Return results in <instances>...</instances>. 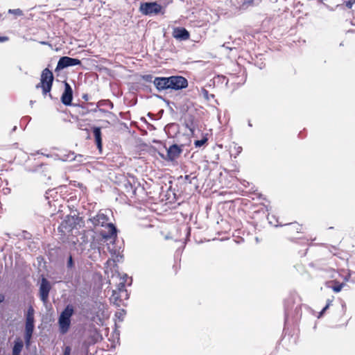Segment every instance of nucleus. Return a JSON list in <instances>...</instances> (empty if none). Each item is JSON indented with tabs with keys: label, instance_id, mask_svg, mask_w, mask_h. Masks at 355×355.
<instances>
[{
	"label": "nucleus",
	"instance_id": "1",
	"mask_svg": "<svg viewBox=\"0 0 355 355\" xmlns=\"http://www.w3.org/2000/svg\"><path fill=\"white\" fill-rule=\"evenodd\" d=\"M95 226L105 227L107 230H102L101 236L107 241V239H112L116 237V229L111 223H108L109 218L106 214L99 211L95 216L89 219Z\"/></svg>",
	"mask_w": 355,
	"mask_h": 355
},
{
	"label": "nucleus",
	"instance_id": "2",
	"mask_svg": "<svg viewBox=\"0 0 355 355\" xmlns=\"http://www.w3.org/2000/svg\"><path fill=\"white\" fill-rule=\"evenodd\" d=\"M74 310L71 305H67L60 313L58 318L59 331L62 334H65L71 325V317Z\"/></svg>",
	"mask_w": 355,
	"mask_h": 355
},
{
	"label": "nucleus",
	"instance_id": "3",
	"mask_svg": "<svg viewBox=\"0 0 355 355\" xmlns=\"http://www.w3.org/2000/svg\"><path fill=\"white\" fill-rule=\"evenodd\" d=\"M53 81V73L48 68H46L42 72L40 83L36 85V88L41 87L42 89L43 94L46 95L47 93L50 92Z\"/></svg>",
	"mask_w": 355,
	"mask_h": 355
},
{
	"label": "nucleus",
	"instance_id": "4",
	"mask_svg": "<svg viewBox=\"0 0 355 355\" xmlns=\"http://www.w3.org/2000/svg\"><path fill=\"white\" fill-rule=\"evenodd\" d=\"M34 314L35 311L32 306L28 307L26 314V326H25V342L26 345H29L32 334L34 330Z\"/></svg>",
	"mask_w": 355,
	"mask_h": 355
},
{
	"label": "nucleus",
	"instance_id": "5",
	"mask_svg": "<svg viewBox=\"0 0 355 355\" xmlns=\"http://www.w3.org/2000/svg\"><path fill=\"white\" fill-rule=\"evenodd\" d=\"M139 10L145 15L164 14V8L157 2H146L140 5Z\"/></svg>",
	"mask_w": 355,
	"mask_h": 355
},
{
	"label": "nucleus",
	"instance_id": "6",
	"mask_svg": "<svg viewBox=\"0 0 355 355\" xmlns=\"http://www.w3.org/2000/svg\"><path fill=\"white\" fill-rule=\"evenodd\" d=\"M114 239H110V243H107V250L110 252L112 257V259L114 261H120L121 259H122V255H121V246H119L117 245V244L116 243ZM109 241V239H107V241L106 242H107Z\"/></svg>",
	"mask_w": 355,
	"mask_h": 355
},
{
	"label": "nucleus",
	"instance_id": "7",
	"mask_svg": "<svg viewBox=\"0 0 355 355\" xmlns=\"http://www.w3.org/2000/svg\"><path fill=\"white\" fill-rule=\"evenodd\" d=\"M80 63L81 62L78 59L64 56L60 58L55 70H61L68 67L80 64Z\"/></svg>",
	"mask_w": 355,
	"mask_h": 355
},
{
	"label": "nucleus",
	"instance_id": "8",
	"mask_svg": "<svg viewBox=\"0 0 355 355\" xmlns=\"http://www.w3.org/2000/svg\"><path fill=\"white\" fill-rule=\"evenodd\" d=\"M169 80L170 89L178 90L185 88L188 85L187 80L182 76H171Z\"/></svg>",
	"mask_w": 355,
	"mask_h": 355
},
{
	"label": "nucleus",
	"instance_id": "9",
	"mask_svg": "<svg viewBox=\"0 0 355 355\" xmlns=\"http://www.w3.org/2000/svg\"><path fill=\"white\" fill-rule=\"evenodd\" d=\"M51 288L49 282L42 278L40 286V297L41 300L46 304L48 302L49 293Z\"/></svg>",
	"mask_w": 355,
	"mask_h": 355
},
{
	"label": "nucleus",
	"instance_id": "10",
	"mask_svg": "<svg viewBox=\"0 0 355 355\" xmlns=\"http://www.w3.org/2000/svg\"><path fill=\"white\" fill-rule=\"evenodd\" d=\"M121 281L119 283L117 286V290L113 291L112 297L115 301L119 300L120 301L122 299L128 298V293L125 289V282L126 280L124 279V277L121 279Z\"/></svg>",
	"mask_w": 355,
	"mask_h": 355
},
{
	"label": "nucleus",
	"instance_id": "11",
	"mask_svg": "<svg viewBox=\"0 0 355 355\" xmlns=\"http://www.w3.org/2000/svg\"><path fill=\"white\" fill-rule=\"evenodd\" d=\"M72 89L69 83H64V91L62 95L61 101L62 103L65 105H69L72 101Z\"/></svg>",
	"mask_w": 355,
	"mask_h": 355
},
{
	"label": "nucleus",
	"instance_id": "12",
	"mask_svg": "<svg viewBox=\"0 0 355 355\" xmlns=\"http://www.w3.org/2000/svg\"><path fill=\"white\" fill-rule=\"evenodd\" d=\"M173 36L180 41L187 40L189 38V33L184 28H175L173 31Z\"/></svg>",
	"mask_w": 355,
	"mask_h": 355
},
{
	"label": "nucleus",
	"instance_id": "13",
	"mask_svg": "<svg viewBox=\"0 0 355 355\" xmlns=\"http://www.w3.org/2000/svg\"><path fill=\"white\" fill-rule=\"evenodd\" d=\"M154 84L159 90L170 89V80L168 78H156Z\"/></svg>",
	"mask_w": 355,
	"mask_h": 355
},
{
	"label": "nucleus",
	"instance_id": "14",
	"mask_svg": "<svg viewBox=\"0 0 355 355\" xmlns=\"http://www.w3.org/2000/svg\"><path fill=\"white\" fill-rule=\"evenodd\" d=\"M181 152L182 150L178 145H172L167 150V157L168 159L174 160L180 156Z\"/></svg>",
	"mask_w": 355,
	"mask_h": 355
},
{
	"label": "nucleus",
	"instance_id": "15",
	"mask_svg": "<svg viewBox=\"0 0 355 355\" xmlns=\"http://www.w3.org/2000/svg\"><path fill=\"white\" fill-rule=\"evenodd\" d=\"M93 133L95 138V141L98 148L101 150L102 148V139H101V131L98 127H94L93 128Z\"/></svg>",
	"mask_w": 355,
	"mask_h": 355
},
{
	"label": "nucleus",
	"instance_id": "16",
	"mask_svg": "<svg viewBox=\"0 0 355 355\" xmlns=\"http://www.w3.org/2000/svg\"><path fill=\"white\" fill-rule=\"evenodd\" d=\"M23 343L21 340H17L15 342V345L12 349V355H19L23 348Z\"/></svg>",
	"mask_w": 355,
	"mask_h": 355
},
{
	"label": "nucleus",
	"instance_id": "17",
	"mask_svg": "<svg viewBox=\"0 0 355 355\" xmlns=\"http://www.w3.org/2000/svg\"><path fill=\"white\" fill-rule=\"evenodd\" d=\"M8 12L14 14V15H17V16H21V15H23V12H22V11L20 9H13V10L10 9L8 10Z\"/></svg>",
	"mask_w": 355,
	"mask_h": 355
},
{
	"label": "nucleus",
	"instance_id": "18",
	"mask_svg": "<svg viewBox=\"0 0 355 355\" xmlns=\"http://www.w3.org/2000/svg\"><path fill=\"white\" fill-rule=\"evenodd\" d=\"M206 141H207V139L197 140L195 141V146L196 147H200V146H203L206 143Z\"/></svg>",
	"mask_w": 355,
	"mask_h": 355
},
{
	"label": "nucleus",
	"instance_id": "19",
	"mask_svg": "<svg viewBox=\"0 0 355 355\" xmlns=\"http://www.w3.org/2000/svg\"><path fill=\"white\" fill-rule=\"evenodd\" d=\"M342 288H343V284H340V285L334 286L333 287V290H334V291L338 293V292H340L341 291Z\"/></svg>",
	"mask_w": 355,
	"mask_h": 355
},
{
	"label": "nucleus",
	"instance_id": "20",
	"mask_svg": "<svg viewBox=\"0 0 355 355\" xmlns=\"http://www.w3.org/2000/svg\"><path fill=\"white\" fill-rule=\"evenodd\" d=\"M71 351V349L70 347H69V346L66 347L64 349L63 355H70Z\"/></svg>",
	"mask_w": 355,
	"mask_h": 355
},
{
	"label": "nucleus",
	"instance_id": "21",
	"mask_svg": "<svg viewBox=\"0 0 355 355\" xmlns=\"http://www.w3.org/2000/svg\"><path fill=\"white\" fill-rule=\"evenodd\" d=\"M73 266V259H72V257L70 256L69 257V259L67 261V266H68V268H71Z\"/></svg>",
	"mask_w": 355,
	"mask_h": 355
},
{
	"label": "nucleus",
	"instance_id": "22",
	"mask_svg": "<svg viewBox=\"0 0 355 355\" xmlns=\"http://www.w3.org/2000/svg\"><path fill=\"white\" fill-rule=\"evenodd\" d=\"M331 302V300H328V302H327V305L323 308V309L320 312V315H322L324 313V312L329 308V306H330Z\"/></svg>",
	"mask_w": 355,
	"mask_h": 355
},
{
	"label": "nucleus",
	"instance_id": "23",
	"mask_svg": "<svg viewBox=\"0 0 355 355\" xmlns=\"http://www.w3.org/2000/svg\"><path fill=\"white\" fill-rule=\"evenodd\" d=\"M8 40L7 37H0V42H6Z\"/></svg>",
	"mask_w": 355,
	"mask_h": 355
},
{
	"label": "nucleus",
	"instance_id": "24",
	"mask_svg": "<svg viewBox=\"0 0 355 355\" xmlns=\"http://www.w3.org/2000/svg\"><path fill=\"white\" fill-rule=\"evenodd\" d=\"M203 93H204L205 96H206L208 94V92H207V91L206 89H203Z\"/></svg>",
	"mask_w": 355,
	"mask_h": 355
},
{
	"label": "nucleus",
	"instance_id": "25",
	"mask_svg": "<svg viewBox=\"0 0 355 355\" xmlns=\"http://www.w3.org/2000/svg\"><path fill=\"white\" fill-rule=\"evenodd\" d=\"M347 6L350 8L352 6L351 3H347Z\"/></svg>",
	"mask_w": 355,
	"mask_h": 355
},
{
	"label": "nucleus",
	"instance_id": "26",
	"mask_svg": "<svg viewBox=\"0 0 355 355\" xmlns=\"http://www.w3.org/2000/svg\"><path fill=\"white\" fill-rule=\"evenodd\" d=\"M1 301V298H0V302Z\"/></svg>",
	"mask_w": 355,
	"mask_h": 355
}]
</instances>
